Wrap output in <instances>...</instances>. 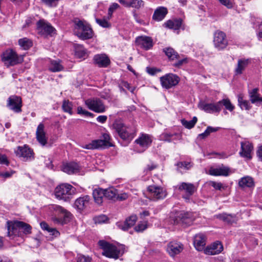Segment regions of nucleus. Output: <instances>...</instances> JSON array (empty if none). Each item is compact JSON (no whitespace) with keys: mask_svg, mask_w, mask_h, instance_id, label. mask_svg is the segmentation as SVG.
I'll use <instances>...</instances> for the list:
<instances>
[{"mask_svg":"<svg viewBox=\"0 0 262 262\" xmlns=\"http://www.w3.org/2000/svg\"><path fill=\"white\" fill-rule=\"evenodd\" d=\"M7 236L11 238L14 236H23L30 234L32 227L30 225L21 221L7 222Z\"/></svg>","mask_w":262,"mask_h":262,"instance_id":"nucleus-1","label":"nucleus"},{"mask_svg":"<svg viewBox=\"0 0 262 262\" xmlns=\"http://www.w3.org/2000/svg\"><path fill=\"white\" fill-rule=\"evenodd\" d=\"M223 106H224L226 110L231 112L234 106L232 104L230 100L228 98L223 99L216 103H206L201 101L198 104V107L204 112L210 113H219L222 110Z\"/></svg>","mask_w":262,"mask_h":262,"instance_id":"nucleus-2","label":"nucleus"},{"mask_svg":"<svg viewBox=\"0 0 262 262\" xmlns=\"http://www.w3.org/2000/svg\"><path fill=\"white\" fill-rule=\"evenodd\" d=\"M74 34L80 39L85 40L92 38L93 31L90 25L85 20L75 18L73 20Z\"/></svg>","mask_w":262,"mask_h":262,"instance_id":"nucleus-3","label":"nucleus"},{"mask_svg":"<svg viewBox=\"0 0 262 262\" xmlns=\"http://www.w3.org/2000/svg\"><path fill=\"white\" fill-rule=\"evenodd\" d=\"M113 128L123 140L132 139L136 135V129L134 126H127L119 120H116L113 124Z\"/></svg>","mask_w":262,"mask_h":262,"instance_id":"nucleus-4","label":"nucleus"},{"mask_svg":"<svg viewBox=\"0 0 262 262\" xmlns=\"http://www.w3.org/2000/svg\"><path fill=\"white\" fill-rule=\"evenodd\" d=\"M1 59L6 67H9L21 63L24 55H18L14 50L8 49L1 55Z\"/></svg>","mask_w":262,"mask_h":262,"instance_id":"nucleus-5","label":"nucleus"},{"mask_svg":"<svg viewBox=\"0 0 262 262\" xmlns=\"http://www.w3.org/2000/svg\"><path fill=\"white\" fill-rule=\"evenodd\" d=\"M50 209L54 211L55 215L58 216H55L52 219L55 224L62 225L70 221L72 214L61 206L57 205H52L50 207Z\"/></svg>","mask_w":262,"mask_h":262,"instance_id":"nucleus-6","label":"nucleus"},{"mask_svg":"<svg viewBox=\"0 0 262 262\" xmlns=\"http://www.w3.org/2000/svg\"><path fill=\"white\" fill-rule=\"evenodd\" d=\"M75 188L68 183H63L58 185L55 189L54 194L58 200L69 201L74 194Z\"/></svg>","mask_w":262,"mask_h":262,"instance_id":"nucleus-7","label":"nucleus"},{"mask_svg":"<svg viewBox=\"0 0 262 262\" xmlns=\"http://www.w3.org/2000/svg\"><path fill=\"white\" fill-rule=\"evenodd\" d=\"M102 139L93 140L91 143L81 145L83 148L87 149H95L99 148H105L111 147L112 144L110 142V136L108 134L102 135Z\"/></svg>","mask_w":262,"mask_h":262,"instance_id":"nucleus-8","label":"nucleus"},{"mask_svg":"<svg viewBox=\"0 0 262 262\" xmlns=\"http://www.w3.org/2000/svg\"><path fill=\"white\" fill-rule=\"evenodd\" d=\"M98 244L103 249L102 254L106 257L117 259L120 256L121 251L116 246L103 240L100 241Z\"/></svg>","mask_w":262,"mask_h":262,"instance_id":"nucleus-9","label":"nucleus"},{"mask_svg":"<svg viewBox=\"0 0 262 262\" xmlns=\"http://www.w3.org/2000/svg\"><path fill=\"white\" fill-rule=\"evenodd\" d=\"M147 191L149 199L154 201L163 200L167 195V191L164 187L155 185L149 186Z\"/></svg>","mask_w":262,"mask_h":262,"instance_id":"nucleus-10","label":"nucleus"},{"mask_svg":"<svg viewBox=\"0 0 262 262\" xmlns=\"http://www.w3.org/2000/svg\"><path fill=\"white\" fill-rule=\"evenodd\" d=\"M85 104L89 109L97 113H103L106 110L103 102L98 98L88 99L85 101Z\"/></svg>","mask_w":262,"mask_h":262,"instance_id":"nucleus-11","label":"nucleus"},{"mask_svg":"<svg viewBox=\"0 0 262 262\" xmlns=\"http://www.w3.org/2000/svg\"><path fill=\"white\" fill-rule=\"evenodd\" d=\"M213 43L218 51L224 50L228 44L226 34L220 30L216 31L213 34Z\"/></svg>","mask_w":262,"mask_h":262,"instance_id":"nucleus-12","label":"nucleus"},{"mask_svg":"<svg viewBox=\"0 0 262 262\" xmlns=\"http://www.w3.org/2000/svg\"><path fill=\"white\" fill-rule=\"evenodd\" d=\"M160 81L163 88L169 89L178 85L180 78L176 74L168 73L161 77Z\"/></svg>","mask_w":262,"mask_h":262,"instance_id":"nucleus-13","label":"nucleus"},{"mask_svg":"<svg viewBox=\"0 0 262 262\" xmlns=\"http://www.w3.org/2000/svg\"><path fill=\"white\" fill-rule=\"evenodd\" d=\"M16 155L23 159V161H31L34 159V152L27 145L18 146L14 150Z\"/></svg>","mask_w":262,"mask_h":262,"instance_id":"nucleus-14","label":"nucleus"},{"mask_svg":"<svg viewBox=\"0 0 262 262\" xmlns=\"http://www.w3.org/2000/svg\"><path fill=\"white\" fill-rule=\"evenodd\" d=\"M173 224H182L189 226L192 223V214L190 212H185L184 211L178 212L174 217Z\"/></svg>","mask_w":262,"mask_h":262,"instance_id":"nucleus-15","label":"nucleus"},{"mask_svg":"<svg viewBox=\"0 0 262 262\" xmlns=\"http://www.w3.org/2000/svg\"><path fill=\"white\" fill-rule=\"evenodd\" d=\"M7 106L15 113L21 112L22 100L21 98L15 95L10 96L7 100Z\"/></svg>","mask_w":262,"mask_h":262,"instance_id":"nucleus-16","label":"nucleus"},{"mask_svg":"<svg viewBox=\"0 0 262 262\" xmlns=\"http://www.w3.org/2000/svg\"><path fill=\"white\" fill-rule=\"evenodd\" d=\"M178 189L185 193V194L183 196V198H184L186 202H189L190 196L193 195L196 190V187L193 184L182 182L178 186Z\"/></svg>","mask_w":262,"mask_h":262,"instance_id":"nucleus-17","label":"nucleus"},{"mask_svg":"<svg viewBox=\"0 0 262 262\" xmlns=\"http://www.w3.org/2000/svg\"><path fill=\"white\" fill-rule=\"evenodd\" d=\"M37 31L40 35H51L55 29L47 21L41 19L37 23Z\"/></svg>","mask_w":262,"mask_h":262,"instance_id":"nucleus-18","label":"nucleus"},{"mask_svg":"<svg viewBox=\"0 0 262 262\" xmlns=\"http://www.w3.org/2000/svg\"><path fill=\"white\" fill-rule=\"evenodd\" d=\"M138 147L140 148L138 150L139 152L145 151L151 144L152 140L151 137L147 134H142L138 139L135 140Z\"/></svg>","mask_w":262,"mask_h":262,"instance_id":"nucleus-19","label":"nucleus"},{"mask_svg":"<svg viewBox=\"0 0 262 262\" xmlns=\"http://www.w3.org/2000/svg\"><path fill=\"white\" fill-rule=\"evenodd\" d=\"M241 150L239 152L241 157L251 160L252 159L251 152L253 150V146L249 141L245 140L241 142Z\"/></svg>","mask_w":262,"mask_h":262,"instance_id":"nucleus-20","label":"nucleus"},{"mask_svg":"<svg viewBox=\"0 0 262 262\" xmlns=\"http://www.w3.org/2000/svg\"><path fill=\"white\" fill-rule=\"evenodd\" d=\"M92 203L91 197L85 195L77 199L75 201V207L79 210L82 211L89 207Z\"/></svg>","mask_w":262,"mask_h":262,"instance_id":"nucleus-21","label":"nucleus"},{"mask_svg":"<svg viewBox=\"0 0 262 262\" xmlns=\"http://www.w3.org/2000/svg\"><path fill=\"white\" fill-rule=\"evenodd\" d=\"M81 167L79 164L75 162L63 163L61 167V170L63 172L69 174H76L80 170Z\"/></svg>","mask_w":262,"mask_h":262,"instance_id":"nucleus-22","label":"nucleus"},{"mask_svg":"<svg viewBox=\"0 0 262 262\" xmlns=\"http://www.w3.org/2000/svg\"><path fill=\"white\" fill-rule=\"evenodd\" d=\"M183 250V245L178 242H171L169 243L167 247V251L171 256L181 253Z\"/></svg>","mask_w":262,"mask_h":262,"instance_id":"nucleus-23","label":"nucleus"},{"mask_svg":"<svg viewBox=\"0 0 262 262\" xmlns=\"http://www.w3.org/2000/svg\"><path fill=\"white\" fill-rule=\"evenodd\" d=\"M209 173L214 176L227 177L229 175L230 169L228 167L222 165L217 167H211L209 170Z\"/></svg>","mask_w":262,"mask_h":262,"instance_id":"nucleus-24","label":"nucleus"},{"mask_svg":"<svg viewBox=\"0 0 262 262\" xmlns=\"http://www.w3.org/2000/svg\"><path fill=\"white\" fill-rule=\"evenodd\" d=\"M93 60L94 63L100 68H106L110 63L109 58L104 54L95 55Z\"/></svg>","mask_w":262,"mask_h":262,"instance_id":"nucleus-25","label":"nucleus"},{"mask_svg":"<svg viewBox=\"0 0 262 262\" xmlns=\"http://www.w3.org/2000/svg\"><path fill=\"white\" fill-rule=\"evenodd\" d=\"M36 136L37 140L41 145L44 146L46 144L47 138L46 136L45 126L43 123H40L38 125L36 132Z\"/></svg>","mask_w":262,"mask_h":262,"instance_id":"nucleus-26","label":"nucleus"},{"mask_svg":"<svg viewBox=\"0 0 262 262\" xmlns=\"http://www.w3.org/2000/svg\"><path fill=\"white\" fill-rule=\"evenodd\" d=\"M250 63H251L250 59H239L237 61V66L234 70L235 74L236 75L242 74Z\"/></svg>","mask_w":262,"mask_h":262,"instance_id":"nucleus-27","label":"nucleus"},{"mask_svg":"<svg viewBox=\"0 0 262 262\" xmlns=\"http://www.w3.org/2000/svg\"><path fill=\"white\" fill-rule=\"evenodd\" d=\"M136 42L141 48L146 50L150 49L153 46L152 39L148 36L138 37Z\"/></svg>","mask_w":262,"mask_h":262,"instance_id":"nucleus-28","label":"nucleus"},{"mask_svg":"<svg viewBox=\"0 0 262 262\" xmlns=\"http://www.w3.org/2000/svg\"><path fill=\"white\" fill-rule=\"evenodd\" d=\"M223 249V245L219 242L214 243L210 246L207 247L204 250L205 253L208 255H215L219 254Z\"/></svg>","mask_w":262,"mask_h":262,"instance_id":"nucleus-29","label":"nucleus"},{"mask_svg":"<svg viewBox=\"0 0 262 262\" xmlns=\"http://www.w3.org/2000/svg\"><path fill=\"white\" fill-rule=\"evenodd\" d=\"M193 245L197 250H203L206 245L205 235L202 233L196 234L194 237Z\"/></svg>","mask_w":262,"mask_h":262,"instance_id":"nucleus-30","label":"nucleus"},{"mask_svg":"<svg viewBox=\"0 0 262 262\" xmlns=\"http://www.w3.org/2000/svg\"><path fill=\"white\" fill-rule=\"evenodd\" d=\"M249 95L251 103L259 105L262 103V97L258 94V89L254 88L249 91Z\"/></svg>","mask_w":262,"mask_h":262,"instance_id":"nucleus-31","label":"nucleus"},{"mask_svg":"<svg viewBox=\"0 0 262 262\" xmlns=\"http://www.w3.org/2000/svg\"><path fill=\"white\" fill-rule=\"evenodd\" d=\"M168 11L164 7H159L156 9L152 16V19L159 21L163 20L167 14Z\"/></svg>","mask_w":262,"mask_h":262,"instance_id":"nucleus-32","label":"nucleus"},{"mask_svg":"<svg viewBox=\"0 0 262 262\" xmlns=\"http://www.w3.org/2000/svg\"><path fill=\"white\" fill-rule=\"evenodd\" d=\"M93 195L94 201L97 204L100 205L102 203L104 197L103 189L98 188L94 189Z\"/></svg>","mask_w":262,"mask_h":262,"instance_id":"nucleus-33","label":"nucleus"},{"mask_svg":"<svg viewBox=\"0 0 262 262\" xmlns=\"http://www.w3.org/2000/svg\"><path fill=\"white\" fill-rule=\"evenodd\" d=\"M63 69V66L59 60H51L49 65V70L52 72H58Z\"/></svg>","mask_w":262,"mask_h":262,"instance_id":"nucleus-34","label":"nucleus"},{"mask_svg":"<svg viewBox=\"0 0 262 262\" xmlns=\"http://www.w3.org/2000/svg\"><path fill=\"white\" fill-rule=\"evenodd\" d=\"M74 47L75 54L78 58L83 59L86 58V57L88 56V54L86 50L82 45H75Z\"/></svg>","mask_w":262,"mask_h":262,"instance_id":"nucleus-35","label":"nucleus"},{"mask_svg":"<svg viewBox=\"0 0 262 262\" xmlns=\"http://www.w3.org/2000/svg\"><path fill=\"white\" fill-rule=\"evenodd\" d=\"M182 25V20L181 19L169 20L164 24L166 28L173 30H178Z\"/></svg>","mask_w":262,"mask_h":262,"instance_id":"nucleus-36","label":"nucleus"},{"mask_svg":"<svg viewBox=\"0 0 262 262\" xmlns=\"http://www.w3.org/2000/svg\"><path fill=\"white\" fill-rule=\"evenodd\" d=\"M163 51L169 60H174L178 59L180 57L179 54L171 47L165 48L163 49Z\"/></svg>","mask_w":262,"mask_h":262,"instance_id":"nucleus-37","label":"nucleus"},{"mask_svg":"<svg viewBox=\"0 0 262 262\" xmlns=\"http://www.w3.org/2000/svg\"><path fill=\"white\" fill-rule=\"evenodd\" d=\"M238 185L242 187H251L254 186L253 180L252 178L247 176L242 178L238 182Z\"/></svg>","mask_w":262,"mask_h":262,"instance_id":"nucleus-38","label":"nucleus"},{"mask_svg":"<svg viewBox=\"0 0 262 262\" xmlns=\"http://www.w3.org/2000/svg\"><path fill=\"white\" fill-rule=\"evenodd\" d=\"M104 194L107 199L115 200L117 198V190L114 187L104 189Z\"/></svg>","mask_w":262,"mask_h":262,"instance_id":"nucleus-39","label":"nucleus"},{"mask_svg":"<svg viewBox=\"0 0 262 262\" xmlns=\"http://www.w3.org/2000/svg\"><path fill=\"white\" fill-rule=\"evenodd\" d=\"M137 220V217L136 215H131L126 220L121 228L124 231L127 230L135 225Z\"/></svg>","mask_w":262,"mask_h":262,"instance_id":"nucleus-40","label":"nucleus"},{"mask_svg":"<svg viewBox=\"0 0 262 262\" xmlns=\"http://www.w3.org/2000/svg\"><path fill=\"white\" fill-rule=\"evenodd\" d=\"M179 135L177 133L171 134L167 132L162 133L159 137L160 140L163 141L170 142L178 137Z\"/></svg>","mask_w":262,"mask_h":262,"instance_id":"nucleus-41","label":"nucleus"},{"mask_svg":"<svg viewBox=\"0 0 262 262\" xmlns=\"http://www.w3.org/2000/svg\"><path fill=\"white\" fill-rule=\"evenodd\" d=\"M215 217L227 223H232L235 220L234 217L232 215L228 214L225 213L216 214Z\"/></svg>","mask_w":262,"mask_h":262,"instance_id":"nucleus-42","label":"nucleus"},{"mask_svg":"<svg viewBox=\"0 0 262 262\" xmlns=\"http://www.w3.org/2000/svg\"><path fill=\"white\" fill-rule=\"evenodd\" d=\"M238 105L242 110H248L251 108L250 102L248 100H245L242 94L238 96Z\"/></svg>","mask_w":262,"mask_h":262,"instance_id":"nucleus-43","label":"nucleus"},{"mask_svg":"<svg viewBox=\"0 0 262 262\" xmlns=\"http://www.w3.org/2000/svg\"><path fill=\"white\" fill-rule=\"evenodd\" d=\"M18 44L24 50H28L33 45L32 41L27 38L19 39L18 40Z\"/></svg>","mask_w":262,"mask_h":262,"instance_id":"nucleus-44","label":"nucleus"},{"mask_svg":"<svg viewBox=\"0 0 262 262\" xmlns=\"http://www.w3.org/2000/svg\"><path fill=\"white\" fill-rule=\"evenodd\" d=\"M73 104L71 102L68 100H64L62 102V108L64 112L68 113L70 115L73 114L72 112Z\"/></svg>","mask_w":262,"mask_h":262,"instance_id":"nucleus-45","label":"nucleus"},{"mask_svg":"<svg viewBox=\"0 0 262 262\" xmlns=\"http://www.w3.org/2000/svg\"><path fill=\"white\" fill-rule=\"evenodd\" d=\"M197 121V118L196 117H193L192 119L190 121H187L185 119H182L181 120V123L182 125L186 128L191 129L194 127Z\"/></svg>","mask_w":262,"mask_h":262,"instance_id":"nucleus-46","label":"nucleus"},{"mask_svg":"<svg viewBox=\"0 0 262 262\" xmlns=\"http://www.w3.org/2000/svg\"><path fill=\"white\" fill-rule=\"evenodd\" d=\"M144 3L142 0H131L129 2H128L126 6L138 9L144 6Z\"/></svg>","mask_w":262,"mask_h":262,"instance_id":"nucleus-47","label":"nucleus"},{"mask_svg":"<svg viewBox=\"0 0 262 262\" xmlns=\"http://www.w3.org/2000/svg\"><path fill=\"white\" fill-rule=\"evenodd\" d=\"M40 225L41 228L43 230L48 231V232L51 233L53 235H56V234L58 233V231H57L54 228H50L48 224L45 222H41Z\"/></svg>","mask_w":262,"mask_h":262,"instance_id":"nucleus-48","label":"nucleus"},{"mask_svg":"<svg viewBox=\"0 0 262 262\" xmlns=\"http://www.w3.org/2000/svg\"><path fill=\"white\" fill-rule=\"evenodd\" d=\"M96 23L103 28H108L111 26V24L105 18H96Z\"/></svg>","mask_w":262,"mask_h":262,"instance_id":"nucleus-49","label":"nucleus"},{"mask_svg":"<svg viewBox=\"0 0 262 262\" xmlns=\"http://www.w3.org/2000/svg\"><path fill=\"white\" fill-rule=\"evenodd\" d=\"M147 228V222L144 221L140 222L137 226L135 227V230L137 232H142Z\"/></svg>","mask_w":262,"mask_h":262,"instance_id":"nucleus-50","label":"nucleus"},{"mask_svg":"<svg viewBox=\"0 0 262 262\" xmlns=\"http://www.w3.org/2000/svg\"><path fill=\"white\" fill-rule=\"evenodd\" d=\"M77 113L87 117H93L94 116V114L93 113L83 109L81 106H78L77 107Z\"/></svg>","mask_w":262,"mask_h":262,"instance_id":"nucleus-51","label":"nucleus"},{"mask_svg":"<svg viewBox=\"0 0 262 262\" xmlns=\"http://www.w3.org/2000/svg\"><path fill=\"white\" fill-rule=\"evenodd\" d=\"M210 185L216 190H225L226 186H223L222 183L221 182H216L214 181H211Z\"/></svg>","mask_w":262,"mask_h":262,"instance_id":"nucleus-52","label":"nucleus"},{"mask_svg":"<svg viewBox=\"0 0 262 262\" xmlns=\"http://www.w3.org/2000/svg\"><path fill=\"white\" fill-rule=\"evenodd\" d=\"M92 259L89 256L78 254L76 258V262H91Z\"/></svg>","mask_w":262,"mask_h":262,"instance_id":"nucleus-53","label":"nucleus"},{"mask_svg":"<svg viewBox=\"0 0 262 262\" xmlns=\"http://www.w3.org/2000/svg\"><path fill=\"white\" fill-rule=\"evenodd\" d=\"M220 3L227 7L228 9H231L233 7V0H218Z\"/></svg>","mask_w":262,"mask_h":262,"instance_id":"nucleus-54","label":"nucleus"},{"mask_svg":"<svg viewBox=\"0 0 262 262\" xmlns=\"http://www.w3.org/2000/svg\"><path fill=\"white\" fill-rule=\"evenodd\" d=\"M178 168H184L188 170L192 166L191 163L188 162H180L177 163Z\"/></svg>","mask_w":262,"mask_h":262,"instance_id":"nucleus-55","label":"nucleus"},{"mask_svg":"<svg viewBox=\"0 0 262 262\" xmlns=\"http://www.w3.org/2000/svg\"><path fill=\"white\" fill-rule=\"evenodd\" d=\"M119 7V5L117 3H113L110 6L108 11V18L110 19L112 16L114 11L116 10Z\"/></svg>","mask_w":262,"mask_h":262,"instance_id":"nucleus-56","label":"nucleus"},{"mask_svg":"<svg viewBox=\"0 0 262 262\" xmlns=\"http://www.w3.org/2000/svg\"><path fill=\"white\" fill-rule=\"evenodd\" d=\"M188 62V59L187 58H184L183 59H178V61L173 64V66L179 68L184 64L187 63Z\"/></svg>","mask_w":262,"mask_h":262,"instance_id":"nucleus-57","label":"nucleus"},{"mask_svg":"<svg viewBox=\"0 0 262 262\" xmlns=\"http://www.w3.org/2000/svg\"><path fill=\"white\" fill-rule=\"evenodd\" d=\"M0 164L6 165H8L9 162L8 160L7 156L5 155L0 154Z\"/></svg>","mask_w":262,"mask_h":262,"instance_id":"nucleus-58","label":"nucleus"},{"mask_svg":"<svg viewBox=\"0 0 262 262\" xmlns=\"http://www.w3.org/2000/svg\"><path fill=\"white\" fill-rule=\"evenodd\" d=\"M59 0H41V1L49 7H53L56 5Z\"/></svg>","mask_w":262,"mask_h":262,"instance_id":"nucleus-59","label":"nucleus"},{"mask_svg":"<svg viewBox=\"0 0 262 262\" xmlns=\"http://www.w3.org/2000/svg\"><path fill=\"white\" fill-rule=\"evenodd\" d=\"M146 71L150 75H154L156 74L157 72H159L160 71V70L155 68H150V67H147L146 69Z\"/></svg>","mask_w":262,"mask_h":262,"instance_id":"nucleus-60","label":"nucleus"},{"mask_svg":"<svg viewBox=\"0 0 262 262\" xmlns=\"http://www.w3.org/2000/svg\"><path fill=\"white\" fill-rule=\"evenodd\" d=\"M107 220V217L106 215H101L95 218V222L100 224L105 222Z\"/></svg>","mask_w":262,"mask_h":262,"instance_id":"nucleus-61","label":"nucleus"},{"mask_svg":"<svg viewBox=\"0 0 262 262\" xmlns=\"http://www.w3.org/2000/svg\"><path fill=\"white\" fill-rule=\"evenodd\" d=\"M220 129V127H213L211 126H208L205 130V133L208 136L210 133L217 132Z\"/></svg>","mask_w":262,"mask_h":262,"instance_id":"nucleus-62","label":"nucleus"},{"mask_svg":"<svg viewBox=\"0 0 262 262\" xmlns=\"http://www.w3.org/2000/svg\"><path fill=\"white\" fill-rule=\"evenodd\" d=\"M128 197V194L127 193H118V192H117V198L116 199L118 200H119V201H123V200H125L126 199H127Z\"/></svg>","mask_w":262,"mask_h":262,"instance_id":"nucleus-63","label":"nucleus"},{"mask_svg":"<svg viewBox=\"0 0 262 262\" xmlns=\"http://www.w3.org/2000/svg\"><path fill=\"white\" fill-rule=\"evenodd\" d=\"M14 173L13 171L1 172H0V176L5 179L10 178Z\"/></svg>","mask_w":262,"mask_h":262,"instance_id":"nucleus-64","label":"nucleus"}]
</instances>
